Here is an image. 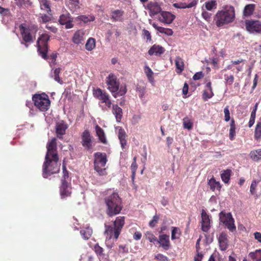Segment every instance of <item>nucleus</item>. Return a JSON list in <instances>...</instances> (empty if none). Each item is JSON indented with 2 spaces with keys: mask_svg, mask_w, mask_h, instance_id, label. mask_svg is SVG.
Returning a JSON list of instances; mask_svg holds the SVG:
<instances>
[{
  "mask_svg": "<svg viewBox=\"0 0 261 261\" xmlns=\"http://www.w3.org/2000/svg\"><path fill=\"white\" fill-rule=\"evenodd\" d=\"M56 141L55 138H53L46 146L47 152L42 167V175L44 178H47L48 176L57 173L60 171V164L58 163Z\"/></svg>",
  "mask_w": 261,
  "mask_h": 261,
  "instance_id": "nucleus-1",
  "label": "nucleus"
},
{
  "mask_svg": "<svg viewBox=\"0 0 261 261\" xmlns=\"http://www.w3.org/2000/svg\"><path fill=\"white\" fill-rule=\"evenodd\" d=\"M235 10L233 6H225L217 12L214 21L217 27L220 28L232 23L235 19Z\"/></svg>",
  "mask_w": 261,
  "mask_h": 261,
  "instance_id": "nucleus-2",
  "label": "nucleus"
},
{
  "mask_svg": "<svg viewBox=\"0 0 261 261\" xmlns=\"http://www.w3.org/2000/svg\"><path fill=\"white\" fill-rule=\"evenodd\" d=\"M106 204V213L109 217H113L119 214L122 210L121 198L118 194L113 192L104 198Z\"/></svg>",
  "mask_w": 261,
  "mask_h": 261,
  "instance_id": "nucleus-3",
  "label": "nucleus"
},
{
  "mask_svg": "<svg viewBox=\"0 0 261 261\" xmlns=\"http://www.w3.org/2000/svg\"><path fill=\"white\" fill-rule=\"evenodd\" d=\"M125 219L124 216H118L113 222V226L105 224V234L107 239H111L113 238L116 240H117L125 224Z\"/></svg>",
  "mask_w": 261,
  "mask_h": 261,
  "instance_id": "nucleus-4",
  "label": "nucleus"
},
{
  "mask_svg": "<svg viewBox=\"0 0 261 261\" xmlns=\"http://www.w3.org/2000/svg\"><path fill=\"white\" fill-rule=\"evenodd\" d=\"M106 84L108 86V89L115 98L123 96L126 93V86H121L120 87L119 80L116 75L113 73L109 74L106 79Z\"/></svg>",
  "mask_w": 261,
  "mask_h": 261,
  "instance_id": "nucleus-5",
  "label": "nucleus"
},
{
  "mask_svg": "<svg viewBox=\"0 0 261 261\" xmlns=\"http://www.w3.org/2000/svg\"><path fill=\"white\" fill-rule=\"evenodd\" d=\"M19 29L23 41L34 42L38 31V27L37 25L34 24L26 25L22 23L19 26Z\"/></svg>",
  "mask_w": 261,
  "mask_h": 261,
  "instance_id": "nucleus-6",
  "label": "nucleus"
},
{
  "mask_svg": "<svg viewBox=\"0 0 261 261\" xmlns=\"http://www.w3.org/2000/svg\"><path fill=\"white\" fill-rule=\"evenodd\" d=\"M94 169L99 176L106 175V165L108 161L107 154L104 152H97L94 154Z\"/></svg>",
  "mask_w": 261,
  "mask_h": 261,
  "instance_id": "nucleus-7",
  "label": "nucleus"
},
{
  "mask_svg": "<svg viewBox=\"0 0 261 261\" xmlns=\"http://www.w3.org/2000/svg\"><path fill=\"white\" fill-rule=\"evenodd\" d=\"M34 106L40 111L46 112L50 108V101L48 96L45 93L35 94L32 97Z\"/></svg>",
  "mask_w": 261,
  "mask_h": 261,
  "instance_id": "nucleus-8",
  "label": "nucleus"
},
{
  "mask_svg": "<svg viewBox=\"0 0 261 261\" xmlns=\"http://www.w3.org/2000/svg\"><path fill=\"white\" fill-rule=\"evenodd\" d=\"M50 40V36L44 33L41 35L37 41V51L39 55L44 60L48 59L47 53L48 51V42Z\"/></svg>",
  "mask_w": 261,
  "mask_h": 261,
  "instance_id": "nucleus-9",
  "label": "nucleus"
},
{
  "mask_svg": "<svg viewBox=\"0 0 261 261\" xmlns=\"http://www.w3.org/2000/svg\"><path fill=\"white\" fill-rule=\"evenodd\" d=\"M93 94L94 97L99 100L101 103H105L106 107L111 108L112 103L110 96L107 92L100 88H97L93 90Z\"/></svg>",
  "mask_w": 261,
  "mask_h": 261,
  "instance_id": "nucleus-10",
  "label": "nucleus"
},
{
  "mask_svg": "<svg viewBox=\"0 0 261 261\" xmlns=\"http://www.w3.org/2000/svg\"><path fill=\"white\" fill-rule=\"evenodd\" d=\"M220 221L223 223L225 226L231 232L234 231L236 227L234 225V221L230 213L226 214L224 212H221L219 214Z\"/></svg>",
  "mask_w": 261,
  "mask_h": 261,
  "instance_id": "nucleus-11",
  "label": "nucleus"
},
{
  "mask_svg": "<svg viewBox=\"0 0 261 261\" xmlns=\"http://www.w3.org/2000/svg\"><path fill=\"white\" fill-rule=\"evenodd\" d=\"M93 137L91 135L89 130H85L81 135V143L84 148L87 150H91Z\"/></svg>",
  "mask_w": 261,
  "mask_h": 261,
  "instance_id": "nucleus-12",
  "label": "nucleus"
},
{
  "mask_svg": "<svg viewBox=\"0 0 261 261\" xmlns=\"http://www.w3.org/2000/svg\"><path fill=\"white\" fill-rule=\"evenodd\" d=\"M245 27L246 30L250 32L261 33V21L259 20H246Z\"/></svg>",
  "mask_w": 261,
  "mask_h": 261,
  "instance_id": "nucleus-13",
  "label": "nucleus"
},
{
  "mask_svg": "<svg viewBox=\"0 0 261 261\" xmlns=\"http://www.w3.org/2000/svg\"><path fill=\"white\" fill-rule=\"evenodd\" d=\"M60 188V194L61 199H65L71 195L72 187L68 182H61Z\"/></svg>",
  "mask_w": 261,
  "mask_h": 261,
  "instance_id": "nucleus-14",
  "label": "nucleus"
},
{
  "mask_svg": "<svg viewBox=\"0 0 261 261\" xmlns=\"http://www.w3.org/2000/svg\"><path fill=\"white\" fill-rule=\"evenodd\" d=\"M201 229L204 232H207L210 228V216L206 213L204 210L201 212Z\"/></svg>",
  "mask_w": 261,
  "mask_h": 261,
  "instance_id": "nucleus-15",
  "label": "nucleus"
},
{
  "mask_svg": "<svg viewBox=\"0 0 261 261\" xmlns=\"http://www.w3.org/2000/svg\"><path fill=\"white\" fill-rule=\"evenodd\" d=\"M175 18V16L168 11H162L159 18L160 22L164 24L171 23Z\"/></svg>",
  "mask_w": 261,
  "mask_h": 261,
  "instance_id": "nucleus-16",
  "label": "nucleus"
},
{
  "mask_svg": "<svg viewBox=\"0 0 261 261\" xmlns=\"http://www.w3.org/2000/svg\"><path fill=\"white\" fill-rule=\"evenodd\" d=\"M220 249L225 251L228 247V239L227 234L224 232H221L218 238Z\"/></svg>",
  "mask_w": 261,
  "mask_h": 261,
  "instance_id": "nucleus-17",
  "label": "nucleus"
},
{
  "mask_svg": "<svg viewBox=\"0 0 261 261\" xmlns=\"http://www.w3.org/2000/svg\"><path fill=\"white\" fill-rule=\"evenodd\" d=\"M156 243L160 244V246L164 250H168L171 246L169 236L167 234L160 235Z\"/></svg>",
  "mask_w": 261,
  "mask_h": 261,
  "instance_id": "nucleus-18",
  "label": "nucleus"
},
{
  "mask_svg": "<svg viewBox=\"0 0 261 261\" xmlns=\"http://www.w3.org/2000/svg\"><path fill=\"white\" fill-rule=\"evenodd\" d=\"M60 23L65 25L66 29H70L73 27L72 18L70 17L69 14H62L59 20Z\"/></svg>",
  "mask_w": 261,
  "mask_h": 261,
  "instance_id": "nucleus-19",
  "label": "nucleus"
},
{
  "mask_svg": "<svg viewBox=\"0 0 261 261\" xmlns=\"http://www.w3.org/2000/svg\"><path fill=\"white\" fill-rule=\"evenodd\" d=\"M165 51V49L162 46L158 44L152 45L148 51V54L150 56L155 55L160 56Z\"/></svg>",
  "mask_w": 261,
  "mask_h": 261,
  "instance_id": "nucleus-20",
  "label": "nucleus"
},
{
  "mask_svg": "<svg viewBox=\"0 0 261 261\" xmlns=\"http://www.w3.org/2000/svg\"><path fill=\"white\" fill-rule=\"evenodd\" d=\"M147 8L149 10V15L154 16L162 11L160 6L156 2L150 3L147 5Z\"/></svg>",
  "mask_w": 261,
  "mask_h": 261,
  "instance_id": "nucleus-21",
  "label": "nucleus"
},
{
  "mask_svg": "<svg viewBox=\"0 0 261 261\" xmlns=\"http://www.w3.org/2000/svg\"><path fill=\"white\" fill-rule=\"evenodd\" d=\"M67 128V124L64 121H62L57 123L56 128L57 137L59 138H61V136L65 134Z\"/></svg>",
  "mask_w": 261,
  "mask_h": 261,
  "instance_id": "nucleus-22",
  "label": "nucleus"
},
{
  "mask_svg": "<svg viewBox=\"0 0 261 261\" xmlns=\"http://www.w3.org/2000/svg\"><path fill=\"white\" fill-rule=\"evenodd\" d=\"M207 185L210 187V190L213 192L216 190L220 191L221 189V185L220 182L217 181L214 177L208 180Z\"/></svg>",
  "mask_w": 261,
  "mask_h": 261,
  "instance_id": "nucleus-23",
  "label": "nucleus"
},
{
  "mask_svg": "<svg viewBox=\"0 0 261 261\" xmlns=\"http://www.w3.org/2000/svg\"><path fill=\"white\" fill-rule=\"evenodd\" d=\"M118 136L122 148H124L127 143L126 135L124 130L121 127L119 128Z\"/></svg>",
  "mask_w": 261,
  "mask_h": 261,
  "instance_id": "nucleus-24",
  "label": "nucleus"
},
{
  "mask_svg": "<svg viewBox=\"0 0 261 261\" xmlns=\"http://www.w3.org/2000/svg\"><path fill=\"white\" fill-rule=\"evenodd\" d=\"M124 11L121 10H116L111 13V19L114 21H122Z\"/></svg>",
  "mask_w": 261,
  "mask_h": 261,
  "instance_id": "nucleus-25",
  "label": "nucleus"
},
{
  "mask_svg": "<svg viewBox=\"0 0 261 261\" xmlns=\"http://www.w3.org/2000/svg\"><path fill=\"white\" fill-rule=\"evenodd\" d=\"M112 113L115 115L116 121L117 122H120L123 114L122 109L117 105H113Z\"/></svg>",
  "mask_w": 261,
  "mask_h": 261,
  "instance_id": "nucleus-26",
  "label": "nucleus"
},
{
  "mask_svg": "<svg viewBox=\"0 0 261 261\" xmlns=\"http://www.w3.org/2000/svg\"><path fill=\"white\" fill-rule=\"evenodd\" d=\"M95 131L99 141L103 144H106L107 140L103 130L99 126L96 125L95 126Z\"/></svg>",
  "mask_w": 261,
  "mask_h": 261,
  "instance_id": "nucleus-27",
  "label": "nucleus"
},
{
  "mask_svg": "<svg viewBox=\"0 0 261 261\" xmlns=\"http://www.w3.org/2000/svg\"><path fill=\"white\" fill-rule=\"evenodd\" d=\"M153 27L156 29L160 33L164 34L167 36H172L173 34V32L172 29L169 28H165L162 27L158 26L156 24L153 23L152 24Z\"/></svg>",
  "mask_w": 261,
  "mask_h": 261,
  "instance_id": "nucleus-28",
  "label": "nucleus"
},
{
  "mask_svg": "<svg viewBox=\"0 0 261 261\" xmlns=\"http://www.w3.org/2000/svg\"><path fill=\"white\" fill-rule=\"evenodd\" d=\"M175 63L176 72L178 74H180L184 70L185 64L183 60L181 58L177 57L175 59Z\"/></svg>",
  "mask_w": 261,
  "mask_h": 261,
  "instance_id": "nucleus-29",
  "label": "nucleus"
},
{
  "mask_svg": "<svg viewBox=\"0 0 261 261\" xmlns=\"http://www.w3.org/2000/svg\"><path fill=\"white\" fill-rule=\"evenodd\" d=\"M84 33L83 31L81 30L76 31L73 35L72 38L73 42L77 44L81 43L82 41L84 40Z\"/></svg>",
  "mask_w": 261,
  "mask_h": 261,
  "instance_id": "nucleus-30",
  "label": "nucleus"
},
{
  "mask_svg": "<svg viewBox=\"0 0 261 261\" xmlns=\"http://www.w3.org/2000/svg\"><path fill=\"white\" fill-rule=\"evenodd\" d=\"M66 5L71 11L74 12L80 8V2L79 0H68Z\"/></svg>",
  "mask_w": 261,
  "mask_h": 261,
  "instance_id": "nucleus-31",
  "label": "nucleus"
},
{
  "mask_svg": "<svg viewBox=\"0 0 261 261\" xmlns=\"http://www.w3.org/2000/svg\"><path fill=\"white\" fill-rule=\"evenodd\" d=\"M236 125L233 118L231 119L229 130V138L231 141L233 140L236 135Z\"/></svg>",
  "mask_w": 261,
  "mask_h": 261,
  "instance_id": "nucleus-32",
  "label": "nucleus"
},
{
  "mask_svg": "<svg viewBox=\"0 0 261 261\" xmlns=\"http://www.w3.org/2000/svg\"><path fill=\"white\" fill-rule=\"evenodd\" d=\"M92 233L93 230L89 227L83 229L80 231V233L83 239L86 240H88L91 237Z\"/></svg>",
  "mask_w": 261,
  "mask_h": 261,
  "instance_id": "nucleus-33",
  "label": "nucleus"
},
{
  "mask_svg": "<svg viewBox=\"0 0 261 261\" xmlns=\"http://www.w3.org/2000/svg\"><path fill=\"white\" fill-rule=\"evenodd\" d=\"M255 5L253 4L247 5L243 11V14L245 16H249L251 15L254 11Z\"/></svg>",
  "mask_w": 261,
  "mask_h": 261,
  "instance_id": "nucleus-34",
  "label": "nucleus"
},
{
  "mask_svg": "<svg viewBox=\"0 0 261 261\" xmlns=\"http://www.w3.org/2000/svg\"><path fill=\"white\" fill-rule=\"evenodd\" d=\"M231 173L232 171L230 169H227L223 171V172L221 174V178L224 183L227 184L229 182Z\"/></svg>",
  "mask_w": 261,
  "mask_h": 261,
  "instance_id": "nucleus-35",
  "label": "nucleus"
},
{
  "mask_svg": "<svg viewBox=\"0 0 261 261\" xmlns=\"http://www.w3.org/2000/svg\"><path fill=\"white\" fill-rule=\"evenodd\" d=\"M248 256L252 261H261V249L256 250L249 253Z\"/></svg>",
  "mask_w": 261,
  "mask_h": 261,
  "instance_id": "nucleus-36",
  "label": "nucleus"
},
{
  "mask_svg": "<svg viewBox=\"0 0 261 261\" xmlns=\"http://www.w3.org/2000/svg\"><path fill=\"white\" fill-rule=\"evenodd\" d=\"M249 155L254 161L257 162L261 160V149L251 151Z\"/></svg>",
  "mask_w": 261,
  "mask_h": 261,
  "instance_id": "nucleus-37",
  "label": "nucleus"
},
{
  "mask_svg": "<svg viewBox=\"0 0 261 261\" xmlns=\"http://www.w3.org/2000/svg\"><path fill=\"white\" fill-rule=\"evenodd\" d=\"M254 138L258 140L261 138V118L258 120L254 131Z\"/></svg>",
  "mask_w": 261,
  "mask_h": 261,
  "instance_id": "nucleus-38",
  "label": "nucleus"
},
{
  "mask_svg": "<svg viewBox=\"0 0 261 261\" xmlns=\"http://www.w3.org/2000/svg\"><path fill=\"white\" fill-rule=\"evenodd\" d=\"M136 161H137V157L135 156L133 158V162L132 163V165H131V166H130L131 170H132V173L131 177H132V179L133 181H134L135 177V176H136V170H137V169L138 168V165L137 164Z\"/></svg>",
  "mask_w": 261,
  "mask_h": 261,
  "instance_id": "nucleus-39",
  "label": "nucleus"
},
{
  "mask_svg": "<svg viewBox=\"0 0 261 261\" xmlns=\"http://www.w3.org/2000/svg\"><path fill=\"white\" fill-rule=\"evenodd\" d=\"M85 46L87 50H92L95 47V40L93 38H90L87 40Z\"/></svg>",
  "mask_w": 261,
  "mask_h": 261,
  "instance_id": "nucleus-40",
  "label": "nucleus"
},
{
  "mask_svg": "<svg viewBox=\"0 0 261 261\" xmlns=\"http://www.w3.org/2000/svg\"><path fill=\"white\" fill-rule=\"evenodd\" d=\"M40 6L42 9L45 10L48 13L51 11L50 2L48 0H40Z\"/></svg>",
  "mask_w": 261,
  "mask_h": 261,
  "instance_id": "nucleus-41",
  "label": "nucleus"
},
{
  "mask_svg": "<svg viewBox=\"0 0 261 261\" xmlns=\"http://www.w3.org/2000/svg\"><path fill=\"white\" fill-rule=\"evenodd\" d=\"M145 238L150 242L155 244L157 243V238L150 231H147L145 233Z\"/></svg>",
  "mask_w": 261,
  "mask_h": 261,
  "instance_id": "nucleus-42",
  "label": "nucleus"
},
{
  "mask_svg": "<svg viewBox=\"0 0 261 261\" xmlns=\"http://www.w3.org/2000/svg\"><path fill=\"white\" fill-rule=\"evenodd\" d=\"M205 7L207 10L211 11L213 9H216L217 3L214 0H212L205 3Z\"/></svg>",
  "mask_w": 261,
  "mask_h": 261,
  "instance_id": "nucleus-43",
  "label": "nucleus"
},
{
  "mask_svg": "<svg viewBox=\"0 0 261 261\" xmlns=\"http://www.w3.org/2000/svg\"><path fill=\"white\" fill-rule=\"evenodd\" d=\"M61 71V68L60 67L56 68L54 71V80L60 84L63 83L62 80L60 77V73Z\"/></svg>",
  "mask_w": 261,
  "mask_h": 261,
  "instance_id": "nucleus-44",
  "label": "nucleus"
},
{
  "mask_svg": "<svg viewBox=\"0 0 261 261\" xmlns=\"http://www.w3.org/2000/svg\"><path fill=\"white\" fill-rule=\"evenodd\" d=\"M261 181V177H259L257 179H254L252 180L250 186V191L252 194H254L256 193V187L257 184Z\"/></svg>",
  "mask_w": 261,
  "mask_h": 261,
  "instance_id": "nucleus-45",
  "label": "nucleus"
},
{
  "mask_svg": "<svg viewBox=\"0 0 261 261\" xmlns=\"http://www.w3.org/2000/svg\"><path fill=\"white\" fill-rule=\"evenodd\" d=\"M180 235V229L176 227H173L171 232V239L172 240L179 238Z\"/></svg>",
  "mask_w": 261,
  "mask_h": 261,
  "instance_id": "nucleus-46",
  "label": "nucleus"
},
{
  "mask_svg": "<svg viewBox=\"0 0 261 261\" xmlns=\"http://www.w3.org/2000/svg\"><path fill=\"white\" fill-rule=\"evenodd\" d=\"M214 96L213 91L208 89L205 90L202 94V98L204 101H207Z\"/></svg>",
  "mask_w": 261,
  "mask_h": 261,
  "instance_id": "nucleus-47",
  "label": "nucleus"
},
{
  "mask_svg": "<svg viewBox=\"0 0 261 261\" xmlns=\"http://www.w3.org/2000/svg\"><path fill=\"white\" fill-rule=\"evenodd\" d=\"M78 19L83 21L85 23H87L89 21H94L95 17L92 15H89L88 16L86 15H81L78 17Z\"/></svg>",
  "mask_w": 261,
  "mask_h": 261,
  "instance_id": "nucleus-48",
  "label": "nucleus"
},
{
  "mask_svg": "<svg viewBox=\"0 0 261 261\" xmlns=\"http://www.w3.org/2000/svg\"><path fill=\"white\" fill-rule=\"evenodd\" d=\"M183 125L185 128L191 129L193 127V123L188 117H185L183 119Z\"/></svg>",
  "mask_w": 261,
  "mask_h": 261,
  "instance_id": "nucleus-49",
  "label": "nucleus"
},
{
  "mask_svg": "<svg viewBox=\"0 0 261 261\" xmlns=\"http://www.w3.org/2000/svg\"><path fill=\"white\" fill-rule=\"evenodd\" d=\"M69 178V173L66 169V166L64 164L63 165V176L61 180V182H67L66 179Z\"/></svg>",
  "mask_w": 261,
  "mask_h": 261,
  "instance_id": "nucleus-50",
  "label": "nucleus"
},
{
  "mask_svg": "<svg viewBox=\"0 0 261 261\" xmlns=\"http://www.w3.org/2000/svg\"><path fill=\"white\" fill-rule=\"evenodd\" d=\"M234 76L232 74H225L224 80L227 85H231L234 82Z\"/></svg>",
  "mask_w": 261,
  "mask_h": 261,
  "instance_id": "nucleus-51",
  "label": "nucleus"
},
{
  "mask_svg": "<svg viewBox=\"0 0 261 261\" xmlns=\"http://www.w3.org/2000/svg\"><path fill=\"white\" fill-rule=\"evenodd\" d=\"M94 251L96 254L99 256H103V249L98 244H96L94 246Z\"/></svg>",
  "mask_w": 261,
  "mask_h": 261,
  "instance_id": "nucleus-52",
  "label": "nucleus"
},
{
  "mask_svg": "<svg viewBox=\"0 0 261 261\" xmlns=\"http://www.w3.org/2000/svg\"><path fill=\"white\" fill-rule=\"evenodd\" d=\"M160 217L158 215H154L152 220L149 222V226L153 228L155 227V226L156 225V224L158 222V221L159 220Z\"/></svg>",
  "mask_w": 261,
  "mask_h": 261,
  "instance_id": "nucleus-53",
  "label": "nucleus"
},
{
  "mask_svg": "<svg viewBox=\"0 0 261 261\" xmlns=\"http://www.w3.org/2000/svg\"><path fill=\"white\" fill-rule=\"evenodd\" d=\"M224 120L226 122L229 121L230 119V112L229 110V106H226L224 109Z\"/></svg>",
  "mask_w": 261,
  "mask_h": 261,
  "instance_id": "nucleus-54",
  "label": "nucleus"
},
{
  "mask_svg": "<svg viewBox=\"0 0 261 261\" xmlns=\"http://www.w3.org/2000/svg\"><path fill=\"white\" fill-rule=\"evenodd\" d=\"M145 73L149 81L153 79V73L152 70L148 66L146 67Z\"/></svg>",
  "mask_w": 261,
  "mask_h": 261,
  "instance_id": "nucleus-55",
  "label": "nucleus"
},
{
  "mask_svg": "<svg viewBox=\"0 0 261 261\" xmlns=\"http://www.w3.org/2000/svg\"><path fill=\"white\" fill-rule=\"evenodd\" d=\"M143 35L144 38H146V42H150L151 41V36L150 32L146 30H143Z\"/></svg>",
  "mask_w": 261,
  "mask_h": 261,
  "instance_id": "nucleus-56",
  "label": "nucleus"
},
{
  "mask_svg": "<svg viewBox=\"0 0 261 261\" xmlns=\"http://www.w3.org/2000/svg\"><path fill=\"white\" fill-rule=\"evenodd\" d=\"M202 18L205 19L206 21L209 22L211 21V13L206 11H203L202 12Z\"/></svg>",
  "mask_w": 261,
  "mask_h": 261,
  "instance_id": "nucleus-57",
  "label": "nucleus"
},
{
  "mask_svg": "<svg viewBox=\"0 0 261 261\" xmlns=\"http://www.w3.org/2000/svg\"><path fill=\"white\" fill-rule=\"evenodd\" d=\"M156 261H168V257L162 254L159 253L155 256Z\"/></svg>",
  "mask_w": 261,
  "mask_h": 261,
  "instance_id": "nucleus-58",
  "label": "nucleus"
},
{
  "mask_svg": "<svg viewBox=\"0 0 261 261\" xmlns=\"http://www.w3.org/2000/svg\"><path fill=\"white\" fill-rule=\"evenodd\" d=\"M204 77V74L202 71L196 72L193 76L194 81L200 80Z\"/></svg>",
  "mask_w": 261,
  "mask_h": 261,
  "instance_id": "nucleus-59",
  "label": "nucleus"
},
{
  "mask_svg": "<svg viewBox=\"0 0 261 261\" xmlns=\"http://www.w3.org/2000/svg\"><path fill=\"white\" fill-rule=\"evenodd\" d=\"M57 58V54L54 53H52L49 56V59L51 61L50 64H56Z\"/></svg>",
  "mask_w": 261,
  "mask_h": 261,
  "instance_id": "nucleus-60",
  "label": "nucleus"
},
{
  "mask_svg": "<svg viewBox=\"0 0 261 261\" xmlns=\"http://www.w3.org/2000/svg\"><path fill=\"white\" fill-rule=\"evenodd\" d=\"M40 18H41L40 21H41L43 23L48 22L50 20V17L46 14L42 15L40 17Z\"/></svg>",
  "mask_w": 261,
  "mask_h": 261,
  "instance_id": "nucleus-61",
  "label": "nucleus"
},
{
  "mask_svg": "<svg viewBox=\"0 0 261 261\" xmlns=\"http://www.w3.org/2000/svg\"><path fill=\"white\" fill-rule=\"evenodd\" d=\"M181 5H182V8H192L194 6H195L196 5V2L195 1H192L190 3H189L188 5H186V4H181Z\"/></svg>",
  "mask_w": 261,
  "mask_h": 261,
  "instance_id": "nucleus-62",
  "label": "nucleus"
},
{
  "mask_svg": "<svg viewBox=\"0 0 261 261\" xmlns=\"http://www.w3.org/2000/svg\"><path fill=\"white\" fill-rule=\"evenodd\" d=\"M141 237H142V234L141 232H140L139 231L135 232L133 236V238L135 240H139L141 239Z\"/></svg>",
  "mask_w": 261,
  "mask_h": 261,
  "instance_id": "nucleus-63",
  "label": "nucleus"
},
{
  "mask_svg": "<svg viewBox=\"0 0 261 261\" xmlns=\"http://www.w3.org/2000/svg\"><path fill=\"white\" fill-rule=\"evenodd\" d=\"M254 238L258 242L261 243V233L259 232H255L254 233Z\"/></svg>",
  "mask_w": 261,
  "mask_h": 261,
  "instance_id": "nucleus-64",
  "label": "nucleus"
}]
</instances>
